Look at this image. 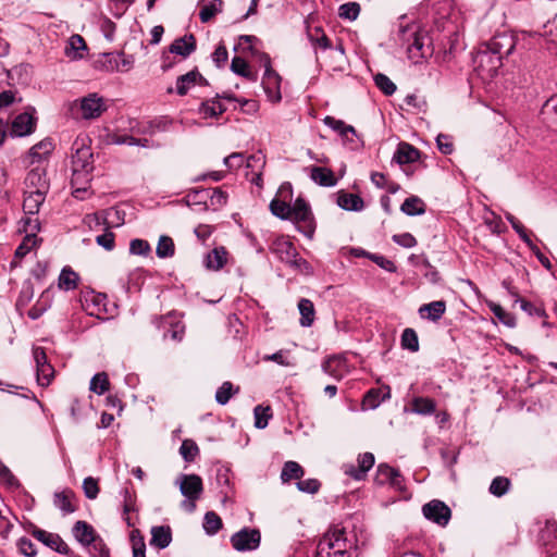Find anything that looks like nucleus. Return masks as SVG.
I'll return each mask as SVG.
<instances>
[{"mask_svg": "<svg viewBox=\"0 0 557 557\" xmlns=\"http://www.w3.org/2000/svg\"><path fill=\"white\" fill-rule=\"evenodd\" d=\"M354 535L348 536L345 529H333L319 541L315 557H358Z\"/></svg>", "mask_w": 557, "mask_h": 557, "instance_id": "obj_1", "label": "nucleus"}, {"mask_svg": "<svg viewBox=\"0 0 557 557\" xmlns=\"http://www.w3.org/2000/svg\"><path fill=\"white\" fill-rule=\"evenodd\" d=\"M397 40L406 46L408 57L414 63L432 54V49L429 42H426L429 41L426 33L421 30L416 23L403 24L400 22L397 30Z\"/></svg>", "mask_w": 557, "mask_h": 557, "instance_id": "obj_2", "label": "nucleus"}, {"mask_svg": "<svg viewBox=\"0 0 557 557\" xmlns=\"http://www.w3.org/2000/svg\"><path fill=\"white\" fill-rule=\"evenodd\" d=\"M175 484L178 485L180 492L184 496L181 508L187 512H194L196 510V503L203 493L202 479L198 474L181 473L176 478Z\"/></svg>", "mask_w": 557, "mask_h": 557, "instance_id": "obj_3", "label": "nucleus"}, {"mask_svg": "<svg viewBox=\"0 0 557 557\" xmlns=\"http://www.w3.org/2000/svg\"><path fill=\"white\" fill-rule=\"evenodd\" d=\"M107 109L106 100L97 92L88 94L75 100L71 106L73 116L84 120H96L100 117Z\"/></svg>", "mask_w": 557, "mask_h": 557, "instance_id": "obj_4", "label": "nucleus"}, {"mask_svg": "<svg viewBox=\"0 0 557 557\" xmlns=\"http://www.w3.org/2000/svg\"><path fill=\"white\" fill-rule=\"evenodd\" d=\"M123 519L132 528L129 540L132 543L133 557H139V529L136 528L138 519L136 496L131 495L127 487L123 488Z\"/></svg>", "mask_w": 557, "mask_h": 557, "instance_id": "obj_5", "label": "nucleus"}, {"mask_svg": "<svg viewBox=\"0 0 557 557\" xmlns=\"http://www.w3.org/2000/svg\"><path fill=\"white\" fill-rule=\"evenodd\" d=\"M473 62L478 75L484 81L495 77L503 66L500 57L494 54V52H491V50H487L484 47L478 51Z\"/></svg>", "mask_w": 557, "mask_h": 557, "instance_id": "obj_6", "label": "nucleus"}, {"mask_svg": "<svg viewBox=\"0 0 557 557\" xmlns=\"http://www.w3.org/2000/svg\"><path fill=\"white\" fill-rule=\"evenodd\" d=\"M230 542L237 552H253L261 544V532L257 528L244 527L231 536Z\"/></svg>", "mask_w": 557, "mask_h": 557, "instance_id": "obj_7", "label": "nucleus"}, {"mask_svg": "<svg viewBox=\"0 0 557 557\" xmlns=\"http://www.w3.org/2000/svg\"><path fill=\"white\" fill-rule=\"evenodd\" d=\"M260 62L264 66V75L262 78V87L268 95L269 99L272 101H280L282 96L280 91L281 87V76L272 69L271 59L269 54L261 53Z\"/></svg>", "mask_w": 557, "mask_h": 557, "instance_id": "obj_8", "label": "nucleus"}, {"mask_svg": "<svg viewBox=\"0 0 557 557\" xmlns=\"http://www.w3.org/2000/svg\"><path fill=\"white\" fill-rule=\"evenodd\" d=\"M422 513L425 519L441 527L447 525L451 518L450 508L444 502L438 499H433L423 505Z\"/></svg>", "mask_w": 557, "mask_h": 557, "instance_id": "obj_9", "label": "nucleus"}, {"mask_svg": "<svg viewBox=\"0 0 557 557\" xmlns=\"http://www.w3.org/2000/svg\"><path fill=\"white\" fill-rule=\"evenodd\" d=\"M75 152L72 156V170L78 173H92L94 166V154L89 147L77 141L74 143Z\"/></svg>", "mask_w": 557, "mask_h": 557, "instance_id": "obj_10", "label": "nucleus"}, {"mask_svg": "<svg viewBox=\"0 0 557 557\" xmlns=\"http://www.w3.org/2000/svg\"><path fill=\"white\" fill-rule=\"evenodd\" d=\"M484 48L494 52V54L504 58L510 55L516 47V39L512 35L507 33L497 34L491 40L483 45Z\"/></svg>", "mask_w": 557, "mask_h": 557, "instance_id": "obj_11", "label": "nucleus"}, {"mask_svg": "<svg viewBox=\"0 0 557 557\" xmlns=\"http://www.w3.org/2000/svg\"><path fill=\"white\" fill-rule=\"evenodd\" d=\"M374 461L375 459L372 453H363L358 456L357 466L354 463H345L343 466V471L354 480L361 481L367 476V473L373 467Z\"/></svg>", "mask_w": 557, "mask_h": 557, "instance_id": "obj_12", "label": "nucleus"}, {"mask_svg": "<svg viewBox=\"0 0 557 557\" xmlns=\"http://www.w3.org/2000/svg\"><path fill=\"white\" fill-rule=\"evenodd\" d=\"M374 482L377 485L389 484L392 487L401 491L404 488V479L400 472L388 466L387 463H380L376 468Z\"/></svg>", "mask_w": 557, "mask_h": 557, "instance_id": "obj_13", "label": "nucleus"}, {"mask_svg": "<svg viewBox=\"0 0 557 557\" xmlns=\"http://www.w3.org/2000/svg\"><path fill=\"white\" fill-rule=\"evenodd\" d=\"M33 536L59 554L66 556H71L72 554V550L69 547V545L57 533H51L41 529H35L33 531Z\"/></svg>", "mask_w": 557, "mask_h": 557, "instance_id": "obj_14", "label": "nucleus"}, {"mask_svg": "<svg viewBox=\"0 0 557 557\" xmlns=\"http://www.w3.org/2000/svg\"><path fill=\"white\" fill-rule=\"evenodd\" d=\"M26 190L38 191L47 195L50 184L47 177V171L42 166L32 169L25 178Z\"/></svg>", "mask_w": 557, "mask_h": 557, "instance_id": "obj_15", "label": "nucleus"}, {"mask_svg": "<svg viewBox=\"0 0 557 557\" xmlns=\"http://www.w3.org/2000/svg\"><path fill=\"white\" fill-rule=\"evenodd\" d=\"M36 119L23 112L17 114L11 123L10 136L11 137H25L35 132Z\"/></svg>", "mask_w": 557, "mask_h": 557, "instance_id": "obj_16", "label": "nucleus"}, {"mask_svg": "<svg viewBox=\"0 0 557 557\" xmlns=\"http://www.w3.org/2000/svg\"><path fill=\"white\" fill-rule=\"evenodd\" d=\"M271 252H273L282 262L289 264L290 261H295V257L298 252L294 244L284 236L276 237L271 246Z\"/></svg>", "mask_w": 557, "mask_h": 557, "instance_id": "obj_17", "label": "nucleus"}, {"mask_svg": "<svg viewBox=\"0 0 557 557\" xmlns=\"http://www.w3.org/2000/svg\"><path fill=\"white\" fill-rule=\"evenodd\" d=\"M150 534L149 545L157 550L165 549L173 540L172 529L168 524L153 525Z\"/></svg>", "mask_w": 557, "mask_h": 557, "instance_id": "obj_18", "label": "nucleus"}, {"mask_svg": "<svg viewBox=\"0 0 557 557\" xmlns=\"http://www.w3.org/2000/svg\"><path fill=\"white\" fill-rule=\"evenodd\" d=\"M126 65L122 55L115 52L103 53L95 61V67L106 72L124 71Z\"/></svg>", "mask_w": 557, "mask_h": 557, "instance_id": "obj_19", "label": "nucleus"}, {"mask_svg": "<svg viewBox=\"0 0 557 557\" xmlns=\"http://www.w3.org/2000/svg\"><path fill=\"white\" fill-rule=\"evenodd\" d=\"M196 50V38L193 34L175 39L169 47L171 53L187 58Z\"/></svg>", "mask_w": 557, "mask_h": 557, "instance_id": "obj_20", "label": "nucleus"}, {"mask_svg": "<svg viewBox=\"0 0 557 557\" xmlns=\"http://www.w3.org/2000/svg\"><path fill=\"white\" fill-rule=\"evenodd\" d=\"M72 533L74 537L84 546H88L97 540L94 528L86 521H76L73 525Z\"/></svg>", "mask_w": 557, "mask_h": 557, "instance_id": "obj_21", "label": "nucleus"}, {"mask_svg": "<svg viewBox=\"0 0 557 557\" xmlns=\"http://www.w3.org/2000/svg\"><path fill=\"white\" fill-rule=\"evenodd\" d=\"M419 158L420 151L417 148L407 143H401L393 156V161L398 164H408L418 161Z\"/></svg>", "mask_w": 557, "mask_h": 557, "instance_id": "obj_22", "label": "nucleus"}, {"mask_svg": "<svg viewBox=\"0 0 557 557\" xmlns=\"http://www.w3.org/2000/svg\"><path fill=\"white\" fill-rule=\"evenodd\" d=\"M75 494L72 490L66 488L62 492L54 493L53 505L62 511L63 515L72 513L76 510V506L73 504Z\"/></svg>", "mask_w": 557, "mask_h": 557, "instance_id": "obj_23", "label": "nucleus"}, {"mask_svg": "<svg viewBox=\"0 0 557 557\" xmlns=\"http://www.w3.org/2000/svg\"><path fill=\"white\" fill-rule=\"evenodd\" d=\"M290 219L296 222H304L308 225L312 222V212L309 203L302 199L297 198L293 206H290Z\"/></svg>", "mask_w": 557, "mask_h": 557, "instance_id": "obj_24", "label": "nucleus"}, {"mask_svg": "<svg viewBox=\"0 0 557 557\" xmlns=\"http://www.w3.org/2000/svg\"><path fill=\"white\" fill-rule=\"evenodd\" d=\"M310 178L318 185L323 187H333L337 184V180L332 170L322 166L310 168Z\"/></svg>", "mask_w": 557, "mask_h": 557, "instance_id": "obj_25", "label": "nucleus"}, {"mask_svg": "<svg viewBox=\"0 0 557 557\" xmlns=\"http://www.w3.org/2000/svg\"><path fill=\"white\" fill-rule=\"evenodd\" d=\"M336 203L346 211H361L364 207L363 199L357 194L341 191L337 195Z\"/></svg>", "mask_w": 557, "mask_h": 557, "instance_id": "obj_26", "label": "nucleus"}, {"mask_svg": "<svg viewBox=\"0 0 557 557\" xmlns=\"http://www.w3.org/2000/svg\"><path fill=\"white\" fill-rule=\"evenodd\" d=\"M45 194L25 190V198L23 201V210L26 215H35L39 212L41 205L46 199Z\"/></svg>", "mask_w": 557, "mask_h": 557, "instance_id": "obj_27", "label": "nucleus"}, {"mask_svg": "<svg viewBox=\"0 0 557 557\" xmlns=\"http://www.w3.org/2000/svg\"><path fill=\"white\" fill-rule=\"evenodd\" d=\"M446 311V304L444 300H436L429 304H424L420 307L419 313L422 319H429L431 321H438Z\"/></svg>", "mask_w": 557, "mask_h": 557, "instance_id": "obj_28", "label": "nucleus"}, {"mask_svg": "<svg viewBox=\"0 0 557 557\" xmlns=\"http://www.w3.org/2000/svg\"><path fill=\"white\" fill-rule=\"evenodd\" d=\"M391 397L389 388L386 387V391L372 388L370 389L363 397L362 408L364 410H373L376 409L383 400Z\"/></svg>", "mask_w": 557, "mask_h": 557, "instance_id": "obj_29", "label": "nucleus"}, {"mask_svg": "<svg viewBox=\"0 0 557 557\" xmlns=\"http://www.w3.org/2000/svg\"><path fill=\"white\" fill-rule=\"evenodd\" d=\"M197 79L206 82V79L197 70H193L184 75L178 76L176 79V94L180 96H185L188 90L195 86Z\"/></svg>", "mask_w": 557, "mask_h": 557, "instance_id": "obj_30", "label": "nucleus"}, {"mask_svg": "<svg viewBox=\"0 0 557 557\" xmlns=\"http://www.w3.org/2000/svg\"><path fill=\"white\" fill-rule=\"evenodd\" d=\"M226 111V107L218 99L213 98L200 103L198 112L205 119L218 117Z\"/></svg>", "mask_w": 557, "mask_h": 557, "instance_id": "obj_31", "label": "nucleus"}, {"mask_svg": "<svg viewBox=\"0 0 557 557\" xmlns=\"http://www.w3.org/2000/svg\"><path fill=\"white\" fill-rule=\"evenodd\" d=\"M87 50V45L81 35H72L65 47V55L71 60L83 59V51Z\"/></svg>", "mask_w": 557, "mask_h": 557, "instance_id": "obj_32", "label": "nucleus"}, {"mask_svg": "<svg viewBox=\"0 0 557 557\" xmlns=\"http://www.w3.org/2000/svg\"><path fill=\"white\" fill-rule=\"evenodd\" d=\"M91 182V173H78L72 170L71 185L74 188L73 195L76 198L83 199Z\"/></svg>", "mask_w": 557, "mask_h": 557, "instance_id": "obj_33", "label": "nucleus"}, {"mask_svg": "<svg viewBox=\"0 0 557 557\" xmlns=\"http://www.w3.org/2000/svg\"><path fill=\"white\" fill-rule=\"evenodd\" d=\"M298 310L300 313V325L304 327L311 326L315 315L313 302L310 299L301 298L298 302Z\"/></svg>", "mask_w": 557, "mask_h": 557, "instance_id": "obj_34", "label": "nucleus"}, {"mask_svg": "<svg viewBox=\"0 0 557 557\" xmlns=\"http://www.w3.org/2000/svg\"><path fill=\"white\" fill-rule=\"evenodd\" d=\"M400 210L409 216L422 215L425 213V203L418 196H410L405 199Z\"/></svg>", "mask_w": 557, "mask_h": 557, "instance_id": "obj_35", "label": "nucleus"}, {"mask_svg": "<svg viewBox=\"0 0 557 557\" xmlns=\"http://www.w3.org/2000/svg\"><path fill=\"white\" fill-rule=\"evenodd\" d=\"M436 404L433 399L429 397H414L411 401V412L421 414V416H430L435 412Z\"/></svg>", "mask_w": 557, "mask_h": 557, "instance_id": "obj_36", "label": "nucleus"}, {"mask_svg": "<svg viewBox=\"0 0 557 557\" xmlns=\"http://www.w3.org/2000/svg\"><path fill=\"white\" fill-rule=\"evenodd\" d=\"M54 145L50 138H45L34 145L29 149V157L32 158V163L35 161H40L42 158L50 156L53 151Z\"/></svg>", "mask_w": 557, "mask_h": 557, "instance_id": "obj_37", "label": "nucleus"}, {"mask_svg": "<svg viewBox=\"0 0 557 557\" xmlns=\"http://www.w3.org/2000/svg\"><path fill=\"white\" fill-rule=\"evenodd\" d=\"M231 71L242 77H245L251 82L258 79V75L250 71L248 63L240 57H234L231 63Z\"/></svg>", "mask_w": 557, "mask_h": 557, "instance_id": "obj_38", "label": "nucleus"}, {"mask_svg": "<svg viewBox=\"0 0 557 557\" xmlns=\"http://www.w3.org/2000/svg\"><path fill=\"white\" fill-rule=\"evenodd\" d=\"M226 250L224 247H216L207 255L206 265L212 270H220L226 263Z\"/></svg>", "mask_w": 557, "mask_h": 557, "instance_id": "obj_39", "label": "nucleus"}, {"mask_svg": "<svg viewBox=\"0 0 557 557\" xmlns=\"http://www.w3.org/2000/svg\"><path fill=\"white\" fill-rule=\"evenodd\" d=\"M487 307L493 312V314L499 320L500 323L508 327L516 326L517 322L515 315L504 310V308L500 305L494 301H488Z\"/></svg>", "mask_w": 557, "mask_h": 557, "instance_id": "obj_40", "label": "nucleus"}, {"mask_svg": "<svg viewBox=\"0 0 557 557\" xmlns=\"http://www.w3.org/2000/svg\"><path fill=\"white\" fill-rule=\"evenodd\" d=\"M78 275L71 268L65 267L59 275V287L64 290H73L77 287Z\"/></svg>", "mask_w": 557, "mask_h": 557, "instance_id": "obj_41", "label": "nucleus"}, {"mask_svg": "<svg viewBox=\"0 0 557 557\" xmlns=\"http://www.w3.org/2000/svg\"><path fill=\"white\" fill-rule=\"evenodd\" d=\"M304 475L302 467L296 461H286L281 472L282 482L286 483L293 479H300Z\"/></svg>", "mask_w": 557, "mask_h": 557, "instance_id": "obj_42", "label": "nucleus"}, {"mask_svg": "<svg viewBox=\"0 0 557 557\" xmlns=\"http://www.w3.org/2000/svg\"><path fill=\"white\" fill-rule=\"evenodd\" d=\"M109 387H110V381H109L108 374L106 372L96 373L91 377L90 383H89L90 392H92L97 395L104 394L107 391H109Z\"/></svg>", "mask_w": 557, "mask_h": 557, "instance_id": "obj_43", "label": "nucleus"}, {"mask_svg": "<svg viewBox=\"0 0 557 557\" xmlns=\"http://www.w3.org/2000/svg\"><path fill=\"white\" fill-rule=\"evenodd\" d=\"M223 1L222 0H210L208 3L203 4L199 12V18L202 23H208L211 18L222 11Z\"/></svg>", "mask_w": 557, "mask_h": 557, "instance_id": "obj_44", "label": "nucleus"}, {"mask_svg": "<svg viewBox=\"0 0 557 557\" xmlns=\"http://www.w3.org/2000/svg\"><path fill=\"white\" fill-rule=\"evenodd\" d=\"M400 345L403 349L417 352L419 350V338L417 332L410 327L405 329L401 334Z\"/></svg>", "mask_w": 557, "mask_h": 557, "instance_id": "obj_45", "label": "nucleus"}, {"mask_svg": "<svg viewBox=\"0 0 557 557\" xmlns=\"http://www.w3.org/2000/svg\"><path fill=\"white\" fill-rule=\"evenodd\" d=\"M120 283L126 293L139 292V268L129 269L126 277H122Z\"/></svg>", "mask_w": 557, "mask_h": 557, "instance_id": "obj_46", "label": "nucleus"}, {"mask_svg": "<svg viewBox=\"0 0 557 557\" xmlns=\"http://www.w3.org/2000/svg\"><path fill=\"white\" fill-rule=\"evenodd\" d=\"M222 519L214 511H208L203 518V529L208 535H214L222 529Z\"/></svg>", "mask_w": 557, "mask_h": 557, "instance_id": "obj_47", "label": "nucleus"}, {"mask_svg": "<svg viewBox=\"0 0 557 557\" xmlns=\"http://www.w3.org/2000/svg\"><path fill=\"white\" fill-rule=\"evenodd\" d=\"M49 290L41 294L40 299L28 310V317L32 320L39 319L50 307Z\"/></svg>", "mask_w": 557, "mask_h": 557, "instance_id": "obj_48", "label": "nucleus"}, {"mask_svg": "<svg viewBox=\"0 0 557 557\" xmlns=\"http://www.w3.org/2000/svg\"><path fill=\"white\" fill-rule=\"evenodd\" d=\"M323 123L331 129L337 132L338 135H345V133H351L352 136H356L355 127L346 124L343 120H337L333 116L327 115L323 119Z\"/></svg>", "mask_w": 557, "mask_h": 557, "instance_id": "obj_49", "label": "nucleus"}, {"mask_svg": "<svg viewBox=\"0 0 557 557\" xmlns=\"http://www.w3.org/2000/svg\"><path fill=\"white\" fill-rule=\"evenodd\" d=\"M541 114L543 119L557 127V95L550 97L543 104Z\"/></svg>", "mask_w": 557, "mask_h": 557, "instance_id": "obj_50", "label": "nucleus"}, {"mask_svg": "<svg viewBox=\"0 0 557 557\" xmlns=\"http://www.w3.org/2000/svg\"><path fill=\"white\" fill-rule=\"evenodd\" d=\"M511 482L506 476H496L492 480L488 491L496 497H502L508 493Z\"/></svg>", "mask_w": 557, "mask_h": 557, "instance_id": "obj_51", "label": "nucleus"}, {"mask_svg": "<svg viewBox=\"0 0 557 557\" xmlns=\"http://www.w3.org/2000/svg\"><path fill=\"white\" fill-rule=\"evenodd\" d=\"M180 454L186 462H193L199 455V447L193 440H184L180 447Z\"/></svg>", "mask_w": 557, "mask_h": 557, "instance_id": "obj_52", "label": "nucleus"}, {"mask_svg": "<svg viewBox=\"0 0 557 557\" xmlns=\"http://www.w3.org/2000/svg\"><path fill=\"white\" fill-rule=\"evenodd\" d=\"M175 246L174 242L171 237L162 235L159 238L158 245H157V256L159 258H170L174 255Z\"/></svg>", "mask_w": 557, "mask_h": 557, "instance_id": "obj_53", "label": "nucleus"}, {"mask_svg": "<svg viewBox=\"0 0 557 557\" xmlns=\"http://www.w3.org/2000/svg\"><path fill=\"white\" fill-rule=\"evenodd\" d=\"M308 38L314 50L318 48L322 50H327L331 48L330 39L320 28H315L313 33H308Z\"/></svg>", "mask_w": 557, "mask_h": 557, "instance_id": "obj_54", "label": "nucleus"}, {"mask_svg": "<svg viewBox=\"0 0 557 557\" xmlns=\"http://www.w3.org/2000/svg\"><path fill=\"white\" fill-rule=\"evenodd\" d=\"M164 324H169V327L163 332L164 338H171L175 342H181L183 339L185 325L182 322L177 321L175 323H171L165 320Z\"/></svg>", "mask_w": 557, "mask_h": 557, "instance_id": "obj_55", "label": "nucleus"}, {"mask_svg": "<svg viewBox=\"0 0 557 557\" xmlns=\"http://www.w3.org/2000/svg\"><path fill=\"white\" fill-rule=\"evenodd\" d=\"M270 210L273 215L280 218L281 220L290 219V205L285 201L273 199L270 203Z\"/></svg>", "mask_w": 557, "mask_h": 557, "instance_id": "obj_56", "label": "nucleus"}, {"mask_svg": "<svg viewBox=\"0 0 557 557\" xmlns=\"http://www.w3.org/2000/svg\"><path fill=\"white\" fill-rule=\"evenodd\" d=\"M171 124V121L168 120L165 116L156 117L149 122H147V125L141 129V132L149 133V134H156L158 132H165Z\"/></svg>", "mask_w": 557, "mask_h": 557, "instance_id": "obj_57", "label": "nucleus"}, {"mask_svg": "<svg viewBox=\"0 0 557 557\" xmlns=\"http://www.w3.org/2000/svg\"><path fill=\"white\" fill-rule=\"evenodd\" d=\"M215 479L218 485L222 488L221 493L227 495V490H231V470L224 466L219 467Z\"/></svg>", "mask_w": 557, "mask_h": 557, "instance_id": "obj_58", "label": "nucleus"}, {"mask_svg": "<svg viewBox=\"0 0 557 557\" xmlns=\"http://www.w3.org/2000/svg\"><path fill=\"white\" fill-rule=\"evenodd\" d=\"M253 416L255 426L257 429H264L269 423V419L272 417L270 412V407H262L260 405L255 407Z\"/></svg>", "mask_w": 557, "mask_h": 557, "instance_id": "obj_59", "label": "nucleus"}, {"mask_svg": "<svg viewBox=\"0 0 557 557\" xmlns=\"http://www.w3.org/2000/svg\"><path fill=\"white\" fill-rule=\"evenodd\" d=\"M360 13V5L357 2H346L338 9V15L342 18L355 21Z\"/></svg>", "mask_w": 557, "mask_h": 557, "instance_id": "obj_60", "label": "nucleus"}, {"mask_svg": "<svg viewBox=\"0 0 557 557\" xmlns=\"http://www.w3.org/2000/svg\"><path fill=\"white\" fill-rule=\"evenodd\" d=\"M0 482L9 488H18L21 486L20 481L4 463H0Z\"/></svg>", "mask_w": 557, "mask_h": 557, "instance_id": "obj_61", "label": "nucleus"}, {"mask_svg": "<svg viewBox=\"0 0 557 557\" xmlns=\"http://www.w3.org/2000/svg\"><path fill=\"white\" fill-rule=\"evenodd\" d=\"M374 83L386 96H391L396 91V85L385 74H376L374 76Z\"/></svg>", "mask_w": 557, "mask_h": 557, "instance_id": "obj_62", "label": "nucleus"}, {"mask_svg": "<svg viewBox=\"0 0 557 557\" xmlns=\"http://www.w3.org/2000/svg\"><path fill=\"white\" fill-rule=\"evenodd\" d=\"M233 395V384L228 381L223 382L222 385L216 389L215 401L219 405H226Z\"/></svg>", "mask_w": 557, "mask_h": 557, "instance_id": "obj_63", "label": "nucleus"}, {"mask_svg": "<svg viewBox=\"0 0 557 557\" xmlns=\"http://www.w3.org/2000/svg\"><path fill=\"white\" fill-rule=\"evenodd\" d=\"M83 491L88 499L97 498L99 494L98 481L92 476H87L83 481Z\"/></svg>", "mask_w": 557, "mask_h": 557, "instance_id": "obj_64", "label": "nucleus"}]
</instances>
